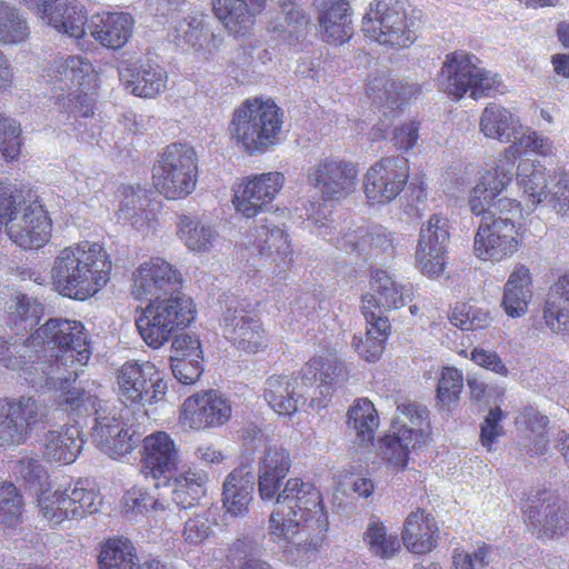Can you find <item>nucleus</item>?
Returning a JSON list of instances; mask_svg holds the SVG:
<instances>
[{"label": "nucleus", "instance_id": "nucleus-1", "mask_svg": "<svg viewBox=\"0 0 569 569\" xmlns=\"http://www.w3.org/2000/svg\"><path fill=\"white\" fill-rule=\"evenodd\" d=\"M291 468L287 449L268 447L258 465V492L263 501L276 499L268 521V535L286 561L306 566L321 549L329 527L321 492L300 478H290L280 490Z\"/></svg>", "mask_w": 569, "mask_h": 569}, {"label": "nucleus", "instance_id": "nucleus-2", "mask_svg": "<svg viewBox=\"0 0 569 569\" xmlns=\"http://www.w3.org/2000/svg\"><path fill=\"white\" fill-rule=\"evenodd\" d=\"M510 182V166L502 164L483 171L469 191V210L481 218L473 237V253L483 262L508 260L523 244L521 203L503 196Z\"/></svg>", "mask_w": 569, "mask_h": 569}, {"label": "nucleus", "instance_id": "nucleus-3", "mask_svg": "<svg viewBox=\"0 0 569 569\" xmlns=\"http://www.w3.org/2000/svg\"><path fill=\"white\" fill-rule=\"evenodd\" d=\"M32 342L48 345L56 350L49 360L37 361L34 372L24 369V380L38 390L59 391L63 399L71 383L78 377V370L91 358V341L82 322L70 319H49L32 333Z\"/></svg>", "mask_w": 569, "mask_h": 569}, {"label": "nucleus", "instance_id": "nucleus-4", "mask_svg": "<svg viewBox=\"0 0 569 569\" xmlns=\"http://www.w3.org/2000/svg\"><path fill=\"white\" fill-rule=\"evenodd\" d=\"M111 270V258L104 247L97 241L83 240L58 252L51 278L60 295L86 300L109 282Z\"/></svg>", "mask_w": 569, "mask_h": 569}, {"label": "nucleus", "instance_id": "nucleus-5", "mask_svg": "<svg viewBox=\"0 0 569 569\" xmlns=\"http://www.w3.org/2000/svg\"><path fill=\"white\" fill-rule=\"evenodd\" d=\"M60 403L78 416L94 415L92 440L110 458L120 459L129 455L139 442L136 431L122 421V409L100 399L91 390L68 391Z\"/></svg>", "mask_w": 569, "mask_h": 569}, {"label": "nucleus", "instance_id": "nucleus-6", "mask_svg": "<svg viewBox=\"0 0 569 569\" xmlns=\"http://www.w3.org/2000/svg\"><path fill=\"white\" fill-rule=\"evenodd\" d=\"M282 126L283 112L273 100L249 98L232 111L228 133L238 149L258 156L280 143Z\"/></svg>", "mask_w": 569, "mask_h": 569}, {"label": "nucleus", "instance_id": "nucleus-7", "mask_svg": "<svg viewBox=\"0 0 569 569\" xmlns=\"http://www.w3.org/2000/svg\"><path fill=\"white\" fill-rule=\"evenodd\" d=\"M56 91V104L70 114L89 117L93 113L92 91L98 87V72L92 62L80 54L54 59L46 71Z\"/></svg>", "mask_w": 569, "mask_h": 569}, {"label": "nucleus", "instance_id": "nucleus-8", "mask_svg": "<svg viewBox=\"0 0 569 569\" xmlns=\"http://www.w3.org/2000/svg\"><path fill=\"white\" fill-rule=\"evenodd\" d=\"M196 313L193 300L177 292L149 301L136 317V327L147 346L159 349L170 341L177 330L189 326Z\"/></svg>", "mask_w": 569, "mask_h": 569}, {"label": "nucleus", "instance_id": "nucleus-9", "mask_svg": "<svg viewBox=\"0 0 569 569\" xmlns=\"http://www.w3.org/2000/svg\"><path fill=\"white\" fill-rule=\"evenodd\" d=\"M419 19L398 0H377L362 19L365 36L379 44L407 48L417 38Z\"/></svg>", "mask_w": 569, "mask_h": 569}, {"label": "nucleus", "instance_id": "nucleus-10", "mask_svg": "<svg viewBox=\"0 0 569 569\" xmlns=\"http://www.w3.org/2000/svg\"><path fill=\"white\" fill-rule=\"evenodd\" d=\"M439 78L442 90L456 99L466 94L479 99L495 93L500 86L497 74L482 68L475 54L462 50L446 56Z\"/></svg>", "mask_w": 569, "mask_h": 569}, {"label": "nucleus", "instance_id": "nucleus-11", "mask_svg": "<svg viewBox=\"0 0 569 569\" xmlns=\"http://www.w3.org/2000/svg\"><path fill=\"white\" fill-rule=\"evenodd\" d=\"M198 156L187 143L169 144L152 168L154 188L167 199L189 196L197 184Z\"/></svg>", "mask_w": 569, "mask_h": 569}, {"label": "nucleus", "instance_id": "nucleus-12", "mask_svg": "<svg viewBox=\"0 0 569 569\" xmlns=\"http://www.w3.org/2000/svg\"><path fill=\"white\" fill-rule=\"evenodd\" d=\"M168 385L150 361H127L117 372V392L126 406H150L164 399Z\"/></svg>", "mask_w": 569, "mask_h": 569}, {"label": "nucleus", "instance_id": "nucleus-13", "mask_svg": "<svg viewBox=\"0 0 569 569\" xmlns=\"http://www.w3.org/2000/svg\"><path fill=\"white\" fill-rule=\"evenodd\" d=\"M38 506L46 520L60 525L97 512L101 497L87 480H79L63 490L42 491Z\"/></svg>", "mask_w": 569, "mask_h": 569}, {"label": "nucleus", "instance_id": "nucleus-14", "mask_svg": "<svg viewBox=\"0 0 569 569\" xmlns=\"http://www.w3.org/2000/svg\"><path fill=\"white\" fill-rule=\"evenodd\" d=\"M48 416L47 405L33 397L0 399V448L24 443Z\"/></svg>", "mask_w": 569, "mask_h": 569}, {"label": "nucleus", "instance_id": "nucleus-15", "mask_svg": "<svg viewBox=\"0 0 569 569\" xmlns=\"http://www.w3.org/2000/svg\"><path fill=\"white\" fill-rule=\"evenodd\" d=\"M410 176L408 159L402 156L383 157L363 174V193L370 206L392 202L405 189Z\"/></svg>", "mask_w": 569, "mask_h": 569}, {"label": "nucleus", "instance_id": "nucleus-16", "mask_svg": "<svg viewBox=\"0 0 569 569\" xmlns=\"http://www.w3.org/2000/svg\"><path fill=\"white\" fill-rule=\"evenodd\" d=\"M358 168L351 161L327 157L308 169L307 182L318 191L323 201H340L355 192Z\"/></svg>", "mask_w": 569, "mask_h": 569}, {"label": "nucleus", "instance_id": "nucleus-17", "mask_svg": "<svg viewBox=\"0 0 569 569\" xmlns=\"http://www.w3.org/2000/svg\"><path fill=\"white\" fill-rule=\"evenodd\" d=\"M231 415L230 400L220 391L210 389L196 392L184 399L179 413V423L188 430H210L226 425Z\"/></svg>", "mask_w": 569, "mask_h": 569}, {"label": "nucleus", "instance_id": "nucleus-18", "mask_svg": "<svg viewBox=\"0 0 569 569\" xmlns=\"http://www.w3.org/2000/svg\"><path fill=\"white\" fill-rule=\"evenodd\" d=\"M450 241V222L441 213H432L422 222L415 252L416 267L429 277L440 276L446 266Z\"/></svg>", "mask_w": 569, "mask_h": 569}, {"label": "nucleus", "instance_id": "nucleus-19", "mask_svg": "<svg viewBox=\"0 0 569 569\" xmlns=\"http://www.w3.org/2000/svg\"><path fill=\"white\" fill-rule=\"evenodd\" d=\"M220 327L223 337L244 352L257 353L268 346L260 319L242 301L233 299L227 305Z\"/></svg>", "mask_w": 569, "mask_h": 569}, {"label": "nucleus", "instance_id": "nucleus-20", "mask_svg": "<svg viewBox=\"0 0 569 569\" xmlns=\"http://www.w3.org/2000/svg\"><path fill=\"white\" fill-rule=\"evenodd\" d=\"M525 521L541 538H556L569 530V507L551 490H538L522 506Z\"/></svg>", "mask_w": 569, "mask_h": 569}, {"label": "nucleus", "instance_id": "nucleus-21", "mask_svg": "<svg viewBox=\"0 0 569 569\" xmlns=\"http://www.w3.org/2000/svg\"><path fill=\"white\" fill-rule=\"evenodd\" d=\"M317 361H308L296 375H273L267 378L263 398L270 408L282 416H291L298 410L308 388L315 383Z\"/></svg>", "mask_w": 569, "mask_h": 569}, {"label": "nucleus", "instance_id": "nucleus-22", "mask_svg": "<svg viewBox=\"0 0 569 569\" xmlns=\"http://www.w3.org/2000/svg\"><path fill=\"white\" fill-rule=\"evenodd\" d=\"M252 244L262 267L274 274L286 272L295 259V250L288 231L269 219H262L252 229Z\"/></svg>", "mask_w": 569, "mask_h": 569}, {"label": "nucleus", "instance_id": "nucleus-23", "mask_svg": "<svg viewBox=\"0 0 569 569\" xmlns=\"http://www.w3.org/2000/svg\"><path fill=\"white\" fill-rule=\"evenodd\" d=\"M181 463L180 447L166 431H154L142 440L141 472L161 486Z\"/></svg>", "mask_w": 569, "mask_h": 569}, {"label": "nucleus", "instance_id": "nucleus-24", "mask_svg": "<svg viewBox=\"0 0 569 569\" xmlns=\"http://www.w3.org/2000/svg\"><path fill=\"white\" fill-rule=\"evenodd\" d=\"M181 273L167 260L151 258L140 263L131 274V295L137 300H152L162 295L177 293Z\"/></svg>", "mask_w": 569, "mask_h": 569}, {"label": "nucleus", "instance_id": "nucleus-25", "mask_svg": "<svg viewBox=\"0 0 569 569\" xmlns=\"http://www.w3.org/2000/svg\"><path fill=\"white\" fill-rule=\"evenodd\" d=\"M284 176L279 171L251 174L233 188V206L247 218L256 217L272 202L284 184Z\"/></svg>", "mask_w": 569, "mask_h": 569}, {"label": "nucleus", "instance_id": "nucleus-26", "mask_svg": "<svg viewBox=\"0 0 569 569\" xmlns=\"http://www.w3.org/2000/svg\"><path fill=\"white\" fill-rule=\"evenodd\" d=\"M37 19L59 34L74 39L80 48L84 47L90 18L86 7L79 1L48 0L38 9Z\"/></svg>", "mask_w": 569, "mask_h": 569}, {"label": "nucleus", "instance_id": "nucleus-27", "mask_svg": "<svg viewBox=\"0 0 569 569\" xmlns=\"http://www.w3.org/2000/svg\"><path fill=\"white\" fill-rule=\"evenodd\" d=\"M6 229L10 240L20 248L38 249L50 240L52 223L47 210L33 202L17 210Z\"/></svg>", "mask_w": 569, "mask_h": 569}, {"label": "nucleus", "instance_id": "nucleus-28", "mask_svg": "<svg viewBox=\"0 0 569 569\" xmlns=\"http://www.w3.org/2000/svg\"><path fill=\"white\" fill-rule=\"evenodd\" d=\"M370 292L362 296V313L381 316V309H400L413 298V287L393 279L388 271L375 269L370 272Z\"/></svg>", "mask_w": 569, "mask_h": 569}, {"label": "nucleus", "instance_id": "nucleus-29", "mask_svg": "<svg viewBox=\"0 0 569 569\" xmlns=\"http://www.w3.org/2000/svg\"><path fill=\"white\" fill-rule=\"evenodd\" d=\"M307 220L317 236L332 243L340 250L350 253H363L369 250L367 227H349L346 230L341 229L338 234H336V227L332 224L333 221L329 218V211L325 204H312Z\"/></svg>", "mask_w": 569, "mask_h": 569}, {"label": "nucleus", "instance_id": "nucleus-30", "mask_svg": "<svg viewBox=\"0 0 569 569\" xmlns=\"http://www.w3.org/2000/svg\"><path fill=\"white\" fill-rule=\"evenodd\" d=\"M134 20L128 12L102 11L90 17L87 33L103 48L118 50L132 37Z\"/></svg>", "mask_w": 569, "mask_h": 569}, {"label": "nucleus", "instance_id": "nucleus-31", "mask_svg": "<svg viewBox=\"0 0 569 569\" xmlns=\"http://www.w3.org/2000/svg\"><path fill=\"white\" fill-rule=\"evenodd\" d=\"M169 36L178 47L198 53L211 52L217 47L216 37L210 27V18L202 11H191L178 19Z\"/></svg>", "mask_w": 569, "mask_h": 569}, {"label": "nucleus", "instance_id": "nucleus-32", "mask_svg": "<svg viewBox=\"0 0 569 569\" xmlns=\"http://www.w3.org/2000/svg\"><path fill=\"white\" fill-rule=\"evenodd\" d=\"M123 88L140 98H154L164 91L168 74L162 67L152 62L126 63L119 69Z\"/></svg>", "mask_w": 569, "mask_h": 569}, {"label": "nucleus", "instance_id": "nucleus-33", "mask_svg": "<svg viewBox=\"0 0 569 569\" xmlns=\"http://www.w3.org/2000/svg\"><path fill=\"white\" fill-rule=\"evenodd\" d=\"M207 482L208 475L206 471L190 467L168 476V483L161 486L154 483V489L167 493L169 505L173 503L181 508H189L206 496Z\"/></svg>", "mask_w": 569, "mask_h": 569}, {"label": "nucleus", "instance_id": "nucleus-34", "mask_svg": "<svg viewBox=\"0 0 569 569\" xmlns=\"http://www.w3.org/2000/svg\"><path fill=\"white\" fill-rule=\"evenodd\" d=\"M83 443L80 427L69 423L49 429L41 438L43 458L63 465L78 458Z\"/></svg>", "mask_w": 569, "mask_h": 569}, {"label": "nucleus", "instance_id": "nucleus-35", "mask_svg": "<svg viewBox=\"0 0 569 569\" xmlns=\"http://www.w3.org/2000/svg\"><path fill=\"white\" fill-rule=\"evenodd\" d=\"M438 531L433 517L425 510L417 509L406 518L401 538L410 552L425 555L437 546Z\"/></svg>", "mask_w": 569, "mask_h": 569}, {"label": "nucleus", "instance_id": "nucleus-36", "mask_svg": "<svg viewBox=\"0 0 569 569\" xmlns=\"http://www.w3.org/2000/svg\"><path fill=\"white\" fill-rule=\"evenodd\" d=\"M176 236L183 246L196 254L209 253L216 247L219 232L198 216L180 214L176 222Z\"/></svg>", "mask_w": 569, "mask_h": 569}, {"label": "nucleus", "instance_id": "nucleus-37", "mask_svg": "<svg viewBox=\"0 0 569 569\" xmlns=\"http://www.w3.org/2000/svg\"><path fill=\"white\" fill-rule=\"evenodd\" d=\"M253 486L254 477L247 466L236 468L227 476L222 487V502L229 515L242 517L248 512Z\"/></svg>", "mask_w": 569, "mask_h": 569}, {"label": "nucleus", "instance_id": "nucleus-38", "mask_svg": "<svg viewBox=\"0 0 569 569\" xmlns=\"http://www.w3.org/2000/svg\"><path fill=\"white\" fill-rule=\"evenodd\" d=\"M531 272L525 264L518 263L505 283L501 307L511 318L523 316L532 298Z\"/></svg>", "mask_w": 569, "mask_h": 569}, {"label": "nucleus", "instance_id": "nucleus-39", "mask_svg": "<svg viewBox=\"0 0 569 569\" xmlns=\"http://www.w3.org/2000/svg\"><path fill=\"white\" fill-rule=\"evenodd\" d=\"M319 24L325 41L343 43L352 33L349 3L346 0H328L319 14Z\"/></svg>", "mask_w": 569, "mask_h": 569}, {"label": "nucleus", "instance_id": "nucleus-40", "mask_svg": "<svg viewBox=\"0 0 569 569\" xmlns=\"http://www.w3.org/2000/svg\"><path fill=\"white\" fill-rule=\"evenodd\" d=\"M309 361H317L316 381H319L315 395L311 397L310 406L316 409L326 407L331 399L335 387L348 380V369L337 358L313 357Z\"/></svg>", "mask_w": 569, "mask_h": 569}, {"label": "nucleus", "instance_id": "nucleus-41", "mask_svg": "<svg viewBox=\"0 0 569 569\" xmlns=\"http://www.w3.org/2000/svg\"><path fill=\"white\" fill-rule=\"evenodd\" d=\"M479 127L486 138L505 143L513 142L522 129L519 119L498 104H489L483 109Z\"/></svg>", "mask_w": 569, "mask_h": 569}, {"label": "nucleus", "instance_id": "nucleus-42", "mask_svg": "<svg viewBox=\"0 0 569 569\" xmlns=\"http://www.w3.org/2000/svg\"><path fill=\"white\" fill-rule=\"evenodd\" d=\"M543 318L552 331L569 335V272L550 287Z\"/></svg>", "mask_w": 569, "mask_h": 569}, {"label": "nucleus", "instance_id": "nucleus-43", "mask_svg": "<svg viewBox=\"0 0 569 569\" xmlns=\"http://www.w3.org/2000/svg\"><path fill=\"white\" fill-rule=\"evenodd\" d=\"M363 316L368 323L367 332L365 336H355L352 347L363 360L376 362L383 352L385 341L390 332L389 320L382 316Z\"/></svg>", "mask_w": 569, "mask_h": 569}, {"label": "nucleus", "instance_id": "nucleus-44", "mask_svg": "<svg viewBox=\"0 0 569 569\" xmlns=\"http://www.w3.org/2000/svg\"><path fill=\"white\" fill-rule=\"evenodd\" d=\"M120 192L123 197L119 209L120 219L129 222L139 232L147 233L151 229L152 219L146 211V190L140 186H122Z\"/></svg>", "mask_w": 569, "mask_h": 569}, {"label": "nucleus", "instance_id": "nucleus-45", "mask_svg": "<svg viewBox=\"0 0 569 569\" xmlns=\"http://www.w3.org/2000/svg\"><path fill=\"white\" fill-rule=\"evenodd\" d=\"M380 419L375 405L367 398L353 401L347 412V425L355 431L356 439L363 445L373 441Z\"/></svg>", "mask_w": 569, "mask_h": 569}, {"label": "nucleus", "instance_id": "nucleus-46", "mask_svg": "<svg viewBox=\"0 0 569 569\" xmlns=\"http://www.w3.org/2000/svg\"><path fill=\"white\" fill-rule=\"evenodd\" d=\"M100 569H140V562L132 542L127 538L104 541L98 556Z\"/></svg>", "mask_w": 569, "mask_h": 569}, {"label": "nucleus", "instance_id": "nucleus-47", "mask_svg": "<svg viewBox=\"0 0 569 569\" xmlns=\"http://www.w3.org/2000/svg\"><path fill=\"white\" fill-rule=\"evenodd\" d=\"M411 437L410 433L392 429L380 440L379 456L391 470H403L408 465L410 450L421 443Z\"/></svg>", "mask_w": 569, "mask_h": 569}, {"label": "nucleus", "instance_id": "nucleus-48", "mask_svg": "<svg viewBox=\"0 0 569 569\" xmlns=\"http://www.w3.org/2000/svg\"><path fill=\"white\" fill-rule=\"evenodd\" d=\"M521 149L531 151L541 157H550L553 154V141L549 137L540 134L530 128L521 129L513 143L505 150L502 158L495 168L502 164L506 167L510 166L512 178L515 159Z\"/></svg>", "mask_w": 569, "mask_h": 569}, {"label": "nucleus", "instance_id": "nucleus-49", "mask_svg": "<svg viewBox=\"0 0 569 569\" xmlns=\"http://www.w3.org/2000/svg\"><path fill=\"white\" fill-rule=\"evenodd\" d=\"M398 416L392 426L401 432L410 433L413 440L425 442L430 433L429 413L425 406L402 403L397 407Z\"/></svg>", "mask_w": 569, "mask_h": 569}, {"label": "nucleus", "instance_id": "nucleus-50", "mask_svg": "<svg viewBox=\"0 0 569 569\" xmlns=\"http://www.w3.org/2000/svg\"><path fill=\"white\" fill-rule=\"evenodd\" d=\"M517 181L527 196L528 201L536 207L548 194L545 168L531 160H522L518 164Z\"/></svg>", "mask_w": 569, "mask_h": 569}, {"label": "nucleus", "instance_id": "nucleus-51", "mask_svg": "<svg viewBox=\"0 0 569 569\" xmlns=\"http://www.w3.org/2000/svg\"><path fill=\"white\" fill-rule=\"evenodd\" d=\"M363 542L369 552L380 559H391L400 550L396 533L389 532L378 518H371L363 532Z\"/></svg>", "mask_w": 569, "mask_h": 569}, {"label": "nucleus", "instance_id": "nucleus-52", "mask_svg": "<svg viewBox=\"0 0 569 569\" xmlns=\"http://www.w3.org/2000/svg\"><path fill=\"white\" fill-rule=\"evenodd\" d=\"M30 347H39L38 342H32V335L22 340L18 337H3L0 336V366L10 370L18 371L19 376L24 379V369L37 366V361L28 363L24 359Z\"/></svg>", "mask_w": 569, "mask_h": 569}, {"label": "nucleus", "instance_id": "nucleus-53", "mask_svg": "<svg viewBox=\"0 0 569 569\" xmlns=\"http://www.w3.org/2000/svg\"><path fill=\"white\" fill-rule=\"evenodd\" d=\"M417 92L416 86H403L386 76L373 78L367 86L369 97L379 103H386L389 108L400 107L403 101Z\"/></svg>", "mask_w": 569, "mask_h": 569}, {"label": "nucleus", "instance_id": "nucleus-54", "mask_svg": "<svg viewBox=\"0 0 569 569\" xmlns=\"http://www.w3.org/2000/svg\"><path fill=\"white\" fill-rule=\"evenodd\" d=\"M29 34L30 28L23 14L16 7L0 1V42L18 44L24 42Z\"/></svg>", "mask_w": 569, "mask_h": 569}, {"label": "nucleus", "instance_id": "nucleus-55", "mask_svg": "<svg viewBox=\"0 0 569 569\" xmlns=\"http://www.w3.org/2000/svg\"><path fill=\"white\" fill-rule=\"evenodd\" d=\"M9 309L16 336L32 330L43 312L42 305L27 296H18Z\"/></svg>", "mask_w": 569, "mask_h": 569}, {"label": "nucleus", "instance_id": "nucleus-56", "mask_svg": "<svg viewBox=\"0 0 569 569\" xmlns=\"http://www.w3.org/2000/svg\"><path fill=\"white\" fill-rule=\"evenodd\" d=\"M153 496L139 487H132L123 496V508L127 513H144L150 510L163 511L169 508L167 493L157 490Z\"/></svg>", "mask_w": 569, "mask_h": 569}, {"label": "nucleus", "instance_id": "nucleus-57", "mask_svg": "<svg viewBox=\"0 0 569 569\" xmlns=\"http://www.w3.org/2000/svg\"><path fill=\"white\" fill-rule=\"evenodd\" d=\"M259 552L260 546L252 537L241 536L230 545L227 560L232 565L242 561L241 569H272L268 562L254 558Z\"/></svg>", "mask_w": 569, "mask_h": 569}, {"label": "nucleus", "instance_id": "nucleus-58", "mask_svg": "<svg viewBox=\"0 0 569 569\" xmlns=\"http://www.w3.org/2000/svg\"><path fill=\"white\" fill-rule=\"evenodd\" d=\"M212 11L224 28L234 34L249 21L246 0H212Z\"/></svg>", "mask_w": 569, "mask_h": 569}, {"label": "nucleus", "instance_id": "nucleus-59", "mask_svg": "<svg viewBox=\"0 0 569 569\" xmlns=\"http://www.w3.org/2000/svg\"><path fill=\"white\" fill-rule=\"evenodd\" d=\"M449 319L455 327L465 331L485 329L492 321L488 310L465 302L456 305Z\"/></svg>", "mask_w": 569, "mask_h": 569}, {"label": "nucleus", "instance_id": "nucleus-60", "mask_svg": "<svg viewBox=\"0 0 569 569\" xmlns=\"http://www.w3.org/2000/svg\"><path fill=\"white\" fill-rule=\"evenodd\" d=\"M23 499L11 482L0 486V525L14 528L22 520Z\"/></svg>", "mask_w": 569, "mask_h": 569}, {"label": "nucleus", "instance_id": "nucleus-61", "mask_svg": "<svg viewBox=\"0 0 569 569\" xmlns=\"http://www.w3.org/2000/svg\"><path fill=\"white\" fill-rule=\"evenodd\" d=\"M216 521L210 511L206 510L194 513L183 526V541L190 546H199L203 543L214 533Z\"/></svg>", "mask_w": 569, "mask_h": 569}, {"label": "nucleus", "instance_id": "nucleus-62", "mask_svg": "<svg viewBox=\"0 0 569 569\" xmlns=\"http://www.w3.org/2000/svg\"><path fill=\"white\" fill-rule=\"evenodd\" d=\"M21 127L12 118L0 116V152L7 160H16L21 152Z\"/></svg>", "mask_w": 569, "mask_h": 569}, {"label": "nucleus", "instance_id": "nucleus-63", "mask_svg": "<svg viewBox=\"0 0 569 569\" xmlns=\"http://www.w3.org/2000/svg\"><path fill=\"white\" fill-rule=\"evenodd\" d=\"M462 387V372L452 367H445L438 382V399L443 406L449 407L459 399Z\"/></svg>", "mask_w": 569, "mask_h": 569}, {"label": "nucleus", "instance_id": "nucleus-64", "mask_svg": "<svg viewBox=\"0 0 569 569\" xmlns=\"http://www.w3.org/2000/svg\"><path fill=\"white\" fill-rule=\"evenodd\" d=\"M13 473L18 480L24 481L30 487H42L48 478L42 465L31 457L20 459L13 468Z\"/></svg>", "mask_w": 569, "mask_h": 569}]
</instances>
